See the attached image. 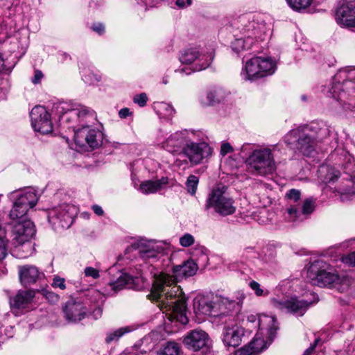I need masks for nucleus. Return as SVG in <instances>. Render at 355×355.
Returning <instances> with one entry per match:
<instances>
[{"mask_svg":"<svg viewBox=\"0 0 355 355\" xmlns=\"http://www.w3.org/2000/svg\"><path fill=\"white\" fill-rule=\"evenodd\" d=\"M208 334L201 329H194L189 332L184 338L185 347L194 352L199 351L207 345Z\"/></svg>","mask_w":355,"mask_h":355,"instance_id":"22","label":"nucleus"},{"mask_svg":"<svg viewBox=\"0 0 355 355\" xmlns=\"http://www.w3.org/2000/svg\"><path fill=\"white\" fill-rule=\"evenodd\" d=\"M174 3L179 8H184L191 5L192 0H174Z\"/></svg>","mask_w":355,"mask_h":355,"instance_id":"56","label":"nucleus"},{"mask_svg":"<svg viewBox=\"0 0 355 355\" xmlns=\"http://www.w3.org/2000/svg\"><path fill=\"white\" fill-rule=\"evenodd\" d=\"M198 270L193 260L184 262L173 268V275L160 273L155 277L149 300L159 302L161 309L172 311L176 320L182 324L188 323L187 299L177 282L193 276Z\"/></svg>","mask_w":355,"mask_h":355,"instance_id":"1","label":"nucleus"},{"mask_svg":"<svg viewBox=\"0 0 355 355\" xmlns=\"http://www.w3.org/2000/svg\"><path fill=\"white\" fill-rule=\"evenodd\" d=\"M305 125L291 130L285 137V142L293 149L297 150L304 156H311L315 151L316 142Z\"/></svg>","mask_w":355,"mask_h":355,"instance_id":"8","label":"nucleus"},{"mask_svg":"<svg viewBox=\"0 0 355 355\" xmlns=\"http://www.w3.org/2000/svg\"><path fill=\"white\" fill-rule=\"evenodd\" d=\"M300 191L297 189H292L288 191L286 193V197L291 200H293L294 202H297L300 199Z\"/></svg>","mask_w":355,"mask_h":355,"instance_id":"50","label":"nucleus"},{"mask_svg":"<svg viewBox=\"0 0 355 355\" xmlns=\"http://www.w3.org/2000/svg\"><path fill=\"white\" fill-rule=\"evenodd\" d=\"M43 295L51 303L57 302L59 300L58 295L49 291L47 290H44L42 291Z\"/></svg>","mask_w":355,"mask_h":355,"instance_id":"51","label":"nucleus"},{"mask_svg":"<svg viewBox=\"0 0 355 355\" xmlns=\"http://www.w3.org/2000/svg\"><path fill=\"white\" fill-rule=\"evenodd\" d=\"M147 100L148 97L145 93L136 95L133 98L134 103L138 104L141 107H143L146 104Z\"/></svg>","mask_w":355,"mask_h":355,"instance_id":"49","label":"nucleus"},{"mask_svg":"<svg viewBox=\"0 0 355 355\" xmlns=\"http://www.w3.org/2000/svg\"><path fill=\"white\" fill-rule=\"evenodd\" d=\"M132 328L130 326H126L123 327H121L114 331H111L107 333L105 337V343L109 344L114 341H117L120 338H121L123 335L127 333H130L132 331Z\"/></svg>","mask_w":355,"mask_h":355,"instance_id":"37","label":"nucleus"},{"mask_svg":"<svg viewBox=\"0 0 355 355\" xmlns=\"http://www.w3.org/2000/svg\"><path fill=\"white\" fill-rule=\"evenodd\" d=\"M31 125L35 131L45 135L53 131L51 114L41 105L35 106L30 112Z\"/></svg>","mask_w":355,"mask_h":355,"instance_id":"18","label":"nucleus"},{"mask_svg":"<svg viewBox=\"0 0 355 355\" xmlns=\"http://www.w3.org/2000/svg\"><path fill=\"white\" fill-rule=\"evenodd\" d=\"M7 243L6 236L0 237V260L4 259L7 255Z\"/></svg>","mask_w":355,"mask_h":355,"instance_id":"48","label":"nucleus"},{"mask_svg":"<svg viewBox=\"0 0 355 355\" xmlns=\"http://www.w3.org/2000/svg\"><path fill=\"white\" fill-rule=\"evenodd\" d=\"M286 2L292 9L300 10L310 6L312 0H286Z\"/></svg>","mask_w":355,"mask_h":355,"instance_id":"41","label":"nucleus"},{"mask_svg":"<svg viewBox=\"0 0 355 355\" xmlns=\"http://www.w3.org/2000/svg\"><path fill=\"white\" fill-rule=\"evenodd\" d=\"M338 192L341 201L347 202L352 200L355 196V175L352 180L347 182L345 187L340 188Z\"/></svg>","mask_w":355,"mask_h":355,"instance_id":"34","label":"nucleus"},{"mask_svg":"<svg viewBox=\"0 0 355 355\" xmlns=\"http://www.w3.org/2000/svg\"><path fill=\"white\" fill-rule=\"evenodd\" d=\"M317 173L319 181L323 184L334 182L340 175L338 170L328 164L320 165Z\"/></svg>","mask_w":355,"mask_h":355,"instance_id":"30","label":"nucleus"},{"mask_svg":"<svg viewBox=\"0 0 355 355\" xmlns=\"http://www.w3.org/2000/svg\"><path fill=\"white\" fill-rule=\"evenodd\" d=\"M315 200L312 198H309L304 201L301 209L295 205H291L287 209V218L291 221H295L300 217L301 214H310L315 209Z\"/></svg>","mask_w":355,"mask_h":355,"instance_id":"28","label":"nucleus"},{"mask_svg":"<svg viewBox=\"0 0 355 355\" xmlns=\"http://www.w3.org/2000/svg\"><path fill=\"white\" fill-rule=\"evenodd\" d=\"M199 182V178L194 175H190L186 182L187 190L189 193L193 196L196 194L197 187Z\"/></svg>","mask_w":355,"mask_h":355,"instance_id":"40","label":"nucleus"},{"mask_svg":"<svg viewBox=\"0 0 355 355\" xmlns=\"http://www.w3.org/2000/svg\"><path fill=\"white\" fill-rule=\"evenodd\" d=\"M35 230L34 225L30 220H23L20 221H15L12 227L13 241L17 244L18 250L21 248L27 251V254L24 257H27L31 253L32 245L29 243L30 239L34 236Z\"/></svg>","mask_w":355,"mask_h":355,"instance_id":"12","label":"nucleus"},{"mask_svg":"<svg viewBox=\"0 0 355 355\" xmlns=\"http://www.w3.org/2000/svg\"><path fill=\"white\" fill-rule=\"evenodd\" d=\"M54 109L60 114L59 120L68 123L69 128H73L74 132L78 128H80L78 124V114L80 113L78 107L63 112L62 105L58 104L54 106Z\"/></svg>","mask_w":355,"mask_h":355,"instance_id":"27","label":"nucleus"},{"mask_svg":"<svg viewBox=\"0 0 355 355\" xmlns=\"http://www.w3.org/2000/svg\"><path fill=\"white\" fill-rule=\"evenodd\" d=\"M329 93L345 110H355V68L338 70L333 78Z\"/></svg>","mask_w":355,"mask_h":355,"instance_id":"3","label":"nucleus"},{"mask_svg":"<svg viewBox=\"0 0 355 355\" xmlns=\"http://www.w3.org/2000/svg\"><path fill=\"white\" fill-rule=\"evenodd\" d=\"M206 209L213 208L222 216L235 213L236 207L234 199L227 193V187L217 185L209 194L205 205Z\"/></svg>","mask_w":355,"mask_h":355,"instance_id":"7","label":"nucleus"},{"mask_svg":"<svg viewBox=\"0 0 355 355\" xmlns=\"http://www.w3.org/2000/svg\"><path fill=\"white\" fill-rule=\"evenodd\" d=\"M194 243V238L190 234H185L180 239V243L183 247H189Z\"/></svg>","mask_w":355,"mask_h":355,"instance_id":"46","label":"nucleus"},{"mask_svg":"<svg viewBox=\"0 0 355 355\" xmlns=\"http://www.w3.org/2000/svg\"><path fill=\"white\" fill-rule=\"evenodd\" d=\"M259 69L262 78L272 74L275 71L276 65L271 58L259 57Z\"/></svg>","mask_w":355,"mask_h":355,"instance_id":"36","label":"nucleus"},{"mask_svg":"<svg viewBox=\"0 0 355 355\" xmlns=\"http://www.w3.org/2000/svg\"><path fill=\"white\" fill-rule=\"evenodd\" d=\"M159 252V246L153 241L141 239L132 243L125 250L127 259H132L139 256L144 260L155 259Z\"/></svg>","mask_w":355,"mask_h":355,"instance_id":"15","label":"nucleus"},{"mask_svg":"<svg viewBox=\"0 0 355 355\" xmlns=\"http://www.w3.org/2000/svg\"><path fill=\"white\" fill-rule=\"evenodd\" d=\"M239 22L234 33V40L231 44L232 49L236 53L250 49L255 40H263V35L269 31L263 21L251 20L247 16L241 17Z\"/></svg>","mask_w":355,"mask_h":355,"instance_id":"4","label":"nucleus"},{"mask_svg":"<svg viewBox=\"0 0 355 355\" xmlns=\"http://www.w3.org/2000/svg\"><path fill=\"white\" fill-rule=\"evenodd\" d=\"M259 331L266 330L268 335V340L265 341L263 338L257 334L250 343V347L252 353H259L267 348V345H270L274 340L276 331L279 329L278 324L275 316L261 314L259 315Z\"/></svg>","mask_w":355,"mask_h":355,"instance_id":"11","label":"nucleus"},{"mask_svg":"<svg viewBox=\"0 0 355 355\" xmlns=\"http://www.w3.org/2000/svg\"><path fill=\"white\" fill-rule=\"evenodd\" d=\"M103 139V132L92 128H78L74 135V141L80 148H97L101 146Z\"/></svg>","mask_w":355,"mask_h":355,"instance_id":"17","label":"nucleus"},{"mask_svg":"<svg viewBox=\"0 0 355 355\" xmlns=\"http://www.w3.org/2000/svg\"><path fill=\"white\" fill-rule=\"evenodd\" d=\"M82 78L85 83L89 85L94 84V83L98 81L97 75H94V73L87 71L83 72Z\"/></svg>","mask_w":355,"mask_h":355,"instance_id":"45","label":"nucleus"},{"mask_svg":"<svg viewBox=\"0 0 355 355\" xmlns=\"http://www.w3.org/2000/svg\"><path fill=\"white\" fill-rule=\"evenodd\" d=\"M242 157H246V171L253 175L266 176L275 171L272 149L266 146L244 144L240 148Z\"/></svg>","mask_w":355,"mask_h":355,"instance_id":"2","label":"nucleus"},{"mask_svg":"<svg viewBox=\"0 0 355 355\" xmlns=\"http://www.w3.org/2000/svg\"><path fill=\"white\" fill-rule=\"evenodd\" d=\"M64 313L68 321L76 322L89 314H92L94 319L99 318L102 315V309L98 306L93 310L92 306H87V302H68L64 306Z\"/></svg>","mask_w":355,"mask_h":355,"instance_id":"14","label":"nucleus"},{"mask_svg":"<svg viewBox=\"0 0 355 355\" xmlns=\"http://www.w3.org/2000/svg\"><path fill=\"white\" fill-rule=\"evenodd\" d=\"M250 288L254 291L255 295L258 297L266 296L268 295V291L261 288V285L256 281H251L249 283Z\"/></svg>","mask_w":355,"mask_h":355,"instance_id":"42","label":"nucleus"},{"mask_svg":"<svg viewBox=\"0 0 355 355\" xmlns=\"http://www.w3.org/2000/svg\"><path fill=\"white\" fill-rule=\"evenodd\" d=\"M211 154V149L207 143H195L187 141L182 155L187 157L191 164L197 165Z\"/></svg>","mask_w":355,"mask_h":355,"instance_id":"19","label":"nucleus"},{"mask_svg":"<svg viewBox=\"0 0 355 355\" xmlns=\"http://www.w3.org/2000/svg\"><path fill=\"white\" fill-rule=\"evenodd\" d=\"M220 101L216 91H209L207 93L206 99L202 100V103L205 105H213Z\"/></svg>","mask_w":355,"mask_h":355,"instance_id":"43","label":"nucleus"},{"mask_svg":"<svg viewBox=\"0 0 355 355\" xmlns=\"http://www.w3.org/2000/svg\"><path fill=\"white\" fill-rule=\"evenodd\" d=\"M214 58V49H204L200 46L191 47L184 50L180 57L182 63L190 65L176 70V72L191 74L192 72L200 71L209 67Z\"/></svg>","mask_w":355,"mask_h":355,"instance_id":"5","label":"nucleus"},{"mask_svg":"<svg viewBox=\"0 0 355 355\" xmlns=\"http://www.w3.org/2000/svg\"><path fill=\"white\" fill-rule=\"evenodd\" d=\"M244 329L236 324H226L223 330L222 340L227 347H237L241 344Z\"/></svg>","mask_w":355,"mask_h":355,"instance_id":"20","label":"nucleus"},{"mask_svg":"<svg viewBox=\"0 0 355 355\" xmlns=\"http://www.w3.org/2000/svg\"><path fill=\"white\" fill-rule=\"evenodd\" d=\"M6 234V230L4 228H2L1 225L0 224V237L5 236Z\"/></svg>","mask_w":355,"mask_h":355,"instance_id":"63","label":"nucleus"},{"mask_svg":"<svg viewBox=\"0 0 355 355\" xmlns=\"http://www.w3.org/2000/svg\"><path fill=\"white\" fill-rule=\"evenodd\" d=\"M234 297H235V300H229V302H234L235 304H234V306L231 307L230 310L228 309L229 306L227 305V308L225 309V310L227 311L226 315H228L230 312L232 311L234 309H239L240 308L241 305L243 304V302L244 299L245 298V295L243 291H239L235 293Z\"/></svg>","mask_w":355,"mask_h":355,"instance_id":"39","label":"nucleus"},{"mask_svg":"<svg viewBox=\"0 0 355 355\" xmlns=\"http://www.w3.org/2000/svg\"><path fill=\"white\" fill-rule=\"evenodd\" d=\"M78 110L80 112L78 118V124L80 128H91L96 121V114L94 110L83 105H78Z\"/></svg>","mask_w":355,"mask_h":355,"instance_id":"31","label":"nucleus"},{"mask_svg":"<svg viewBox=\"0 0 355 355\" xmlns=\"http://www.w3.org/2000/svg\"><path fill=\"white\" fill-rule=\"evenodd\" d=\"M320 339L317 338L315 340L314 343L312 344L308 349L305 350L303 355H310L315 349V347L317 346L318 343H319Z\"/></svg>","mask_w":355,"mask_h":355,"instance_id":"61","label":"nucleus"},{"mask_svg":"<svg viewBox=\"0 0 355 355\" xmlns=\"http://www.w3.org/2000/svg\"><path fill=\"white\" fill-rule=\"evenodd\" d=\"M37 202L35 193L31 190L20 194L14 202L10 211V218L13 221L28 220L27 212L30 208L33 207Z\"/></svg>","mask_w":355,"mask_h":355,"instance_id":"16","label":"nucleus"},{"mask_svg":"<svg viewBox=\"0 0 355 355\" xmlns=\"http://www.w3.org/2000/svg\"><path fill=\"white\" fill-rule=\"evenodd\" d=\"M91 28L99 35H102L105 32V26L101 23L94 24Z\"/></svg>","mask_w":355,"mask_h":355,"instance_id":"57","label":"nucleus"},{"mask_svg":"<svg viewBox=\"0 0 355 355\" xmlns=\"http://www.w3.org/2000/svg\"><path fill=\"white\" fill-rule=\"evenodd\" d=\"M92 209H93L94 212L98 216H102L103 214V209L101 208V207H100L97 205H93Z\"/></svg>","mask_w":355,"mask_h":355,"instance_id":"62","label":"nucleus"},{"mask_svg":"<svg viewBox=\"0 0 355 355\" xmlns=\"http://www.w3.org/2000/svg\"><path fill=\"white\" fill-rule=\"evenodd\" d=\"M119 275L115 281L109 283V286L115 293L123 288L139 290L142 287L140 285L141 280L139 277L124 272H119Z\"/></svg>","mask_w":355,"mask_h":355,"instance_id":"23","label":"nucleus"},{"mask_svg":"<svg viewBox=\"0 0 355 355\" xmlns=\"http://www.w3.org/2000/svg\"><path fill=\"white\" fill-rule=\"evenodd\" d=\"M43 73L40 70H35L34 76L32 78V83L33 84H37L40 83L41 80L43 78Z\"/></svg>","mask_w":355,"mask_h":355,"instance_id":"58","label":"nucleus"},{"mask_svg":"<svg viewBox=\"0 0 355 355\" xmlns=\"http://www.w3.org/2000/svg\"><path fill=\"white\" fill-rule=\"evenodd\" d=\"M168 184L167 178H162L155 181L148 180L140 184L139 190L144 194L153 193L162 189V185Z\"/></svg>","mask_w":355,"mask_h":355,"instance_id":"33","label":"nucleus"},{"mask_svg":"<svg viewBox=\"0 0 355 355\" xmlns=\"http://www.w3.org/2000/svg\"><path fill=\"white\" fill-rule=\"evenodd\" d=\"M187 141L182 132L171 135L164 143V148L174 155H182Z\"/></svg>","mask_w":355,"mask_h":355,"instance_id":"25","label":"nucleus"},{"mask_svg":"<svg viewBox=\"0 0 355 355\" xmlns=\"http://www.w3.org/2000/svg\"><path fill=\"white\" fill-rule=\"evenodd\" d=\"M306 276L313 285L320 287L335 286L342 282L341 277L334 268L320 259L311 263Z\"/></svg>","mask_w":355,"mask_h":355,"instance_id":"6","label":"nucleus"},{"mask_svg":"<svg viewBox=\"0 0 355 355\" xmlns=\"http://www.w3.org/2000/svg\"><path fill=\"white\" fill-rule=\"evenodd\" d=\"M58 60L60 62H64L67 60H71L70 55L65 52H58Z\"/></svg>","mask_w":355,"mask_h":355,"instance_id":"60","label":"nucleus"},{"mask_svg":"<svg viewBox=\"0 0 355 355\" xmlns=\"http://www.w3.org/2000/svg\"><path fill=\"white\" fill-rule=\"evenodd\" d=\"M147 8H153L158 6L162 0H139Z\"/></svg>","mask_w":355,"mask_h":355,"instance_id":"55","label":"nucleus"},{"mask_svg":"<svg viewBox=\"0 0 355 355\" xmlns=\"http://www.w3.org/2000/svg\"><path fill=\"white\" fill-rule=\"evenodd\" d=\"M52 286L53 288H59L61 290L66 288L65 279L59 276H55L53 279Z\"/></svg>","mask_w":355,"mask_h":355,"instance_id":"47","label":"nucleus"},{"mask_svg":"<svg viewBox=\"0 0 355 355\" xmlns=\"http://www.w3.org/2000/svg\"><path fill=\"white\" fill-rule=\"evenodd\" d=\"M241 76L245 80H253L261 78L259 69V57H254L245 63Z\"/></svg>","mask_w":355,"mask_h":355,"instance_id":"32","label":"nucleus"},{"mask_svg":"<svg viewBox=\"0 0 355 355\" xmlns=\"http://www.w3.org/2000/svg\"><path fill=\"white\" fill-rule=\"evenodd\" d=\"M342 261L349 266H355V251L344 256L342 258Z\"/></svg>","mask_w":355,"mask_h":355,"instance_id":"53","label":"nucleus"},{"mask_svg":"<svg viewBox=\"0 0 355 355\" xmlns=\"http://www.w3.org/2000/svg\"><path fill=\"white\" fill-rule=\"evenodd\" d=\"M309 130L311 136H313L315 141H322L325 138L330 136L332 128L324 122H313L309 125H304Z\"/></svg>","mask_w":355,"mask_h":355,"instance_id":"29","label":"nucleus"},{"mask_svg":"<svg viewBox=\"0 0 355 355\" xmlns=\"http://www.w3.org/2000/svg\"><path fill=\"white\" fill-rule=\"evenodd\" d=\"M132 114L130 109L128 107L122 108L119 112V116L121 119H125Z\"/></svg>","mask_w":355,"mask_h":355,"instance_id":"59","label":"nucleus"},{"mask_svg":"<svg viewBox=\"0 0 355 355\" xmlns=\"http://www.w3.org/2000/svg\"><path fill=\"white\" fill-rule=\"evenodd\" d=\"M84 272L86 277H91L94 279H97L99 277L98 270L93 267L85 268Z\"/></svg>","mask_w":355,"mask_h":355,"instance_id":"52","label":"nucleus"},{"mask_svg":"<svg viewBox=\"0 0 355 355\" xmlns=\"http://www.w3.org/2000/svg\"><path fill=\"white\" fill-rule=\"evenodd\" d=\"M205 251L206 249L203 246L197 247L192 250L191 255L196 260L200 259L202 261H206L207 260V257Z\"/></svg>","mask_w":355,"mask_h":355,"instance_id":"44","label":"nucleus"},{"mask_svg":"<svg viewBox=\"0 0 355 355\" xmlns=\"http://www.w3.org/2000/svg\"><path fill=\"white\" fill-rule=\"evenodd\" d=\"M154 107L159 117L166 119H171L175 112L174 108L170 104L164 102L155 103Z\"/></svg>","mask_w":355,"mask_h":355,"instance_id":"35","label":"nucleus"},{"mask_svg":"<svg viewBox=\"0 0 355 355\" xmlns=\"http://www.w3.org/2000/svg\"><path fill=\"white\" fill-rule=\"evenodd\" d=\"M313 300H300L297 297H291L290 299H271L272 305L281 311H285L297 316L303 315L307 309L313 303L318 301V299L311 294Z\"/></svg>","mask_w":355,"mask_h":355,"instance_id":"13","label":"nucleus"},{"mask_svg":"<svg viewBox=\"0 0 355 355\" xmlns=\"http://www.w3.org/2000/svg\"><path fill=\"white\" fill-rule=\"evenodd\" d=\"M78 214V208L71 204L63 203L48 210L49 222L55 230L68 229Z\"/></svg>","mask_w":355,"mask_h":355,"instance_id":"10","label":"nucleus"},{"mask_svg":"<svg viewBox=\"0 0 355 355\" xmlns=\"http://www.w3.org/2000/svg\"><path fill=\"white\" fill-rule=\"evenodd\" d=\"M19 277L21 284L28 287L40 281L44 275L35 266L25 265L19 267Z\"/></svg>","mask_w":355,"mask_h":355,"instance_id":"24","label":"nucleus"},{"mask_svg":"<svg viewBox=\"0 0 355 355\" xmlns=\"http://www.w3.org/2000/svg\"><path fill=\"white\" fill-rule=\"evenodd\" d=\"M335 19L341 26L355 28V5L349 2L341 4L336 10Z\"/></svg>","mask_w":355,"mask_h":355,"instance_id":"21","label":"nucleus"},{"mask_svg":"<svg viewBox=\"0 0 355 355\" xmlns=\"http://www.w3.org/2000/svg\"><path fill=\"white\" fill-rule=\"evenodd\" d=\"M252 250H253V248H247V249H246V251H247V252L252 251Z\"/></svg>","mask_w":355,"mask_h":355,"instance_id":"64","label":"nucleus"},{"mask_svg":"<svg viewBox=\"0 0 355 355\" xmlns=\"http://www.w3.org/2000/svg\"><path fill=\"white\" fill-rule=\"evenodd\" d=\"M180 352L179 345L174 341H169L157 352V355H179Z\"/></svg>","mask_w":355,"mask_h":355,"instance_id":"38","label":"nucleus"},{"mask_svg":"<svg viewBox=\"0 0 355 355\" xmlns=\"http://www.w3.org/2000/svg\"><path fill=\"white\" fill-rule=\"evenodd\" d=\"M35 297L33 290L19 291L17 294L10 299L11 307L17 309L28 311Z\"/></svg>","mask_w":355,"mask_h":355,"instance_id":"26","label":"nucleus"},{"mask_svg":"<svg viewBox=\"0 0 355 355\" xmlns=\"http://www.w3.org/2000/svg\"><path fill=\"white\" fill-rule=\"evenodd\" d=\"M233 152V148L230 143H223L220 147V154L223 156L226 155L227 153Z\"/></svg>","mask_w":355,"mask_h":355,"instance_id":"54","label":"nucleus"},{"mask_svg":"<svg viewBox=\"0 0 355 355\" xmlns=\"http://www.w3.org/2000/svg\"><path fill=\"white\" fill-rule=\"evenodd\" d=\"M234 302H229V299L221 297L213 302L206 297H200L194 300L193 309L197 315H207L210 317L223 318L226 315L227 305L229 309L234 305Z\"/></svg>","mask_w":355,"mask_h":355,"instance_id":"9","label":"nucleus"}]
</instances>
